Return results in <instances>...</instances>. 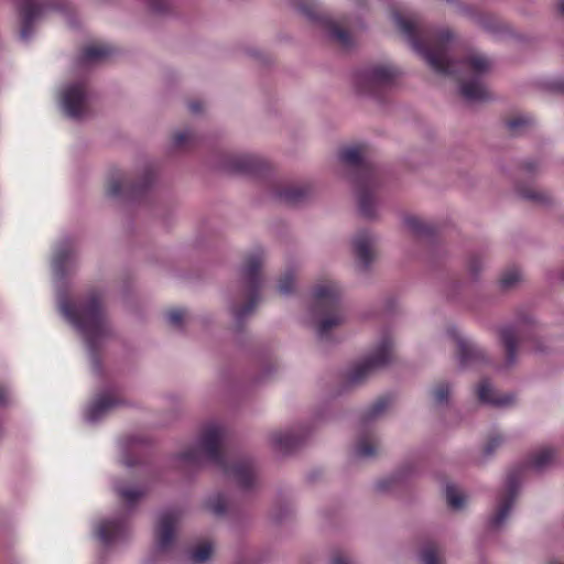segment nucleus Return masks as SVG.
<instances>
[{
	"mask_svg": "<svg viewBox=\"0 0 564 564\" xmlns=\"http://www.w3.org/2000/svg\"><path fill=\"white\" fill-rule=\"evenodd\" d=\"M293 2L295 11L305 22L312 25L317 23L315 0H293Z\"/></svg>",
	"mask_w": 564,
	"mask_h": 564,
	"instance_id": "27",
	"label": "nucleus"
},
{
	"mask_svg": "<svg viewBox=\"0 0 564 564\" xmlns=\"http://www.w3.org/2000/svg\"><path fill=\"white\" fill-rule=\"evenodd\" d=\"M319 345L328 339V333L343 323L340 289L332 280L319 276Z\"/></svg>",
	"mask_w": 564,
	"mask_h": 564,
	"instance_id": "7",
	"label": "nucleus"
},
{
	"mask_svg": "<svg viewBox=\"0 0 564 564\" xmlns=\"http://www.w3.org/2000/svg\"><path fill=\"white\" fill-rule=\"evenodd\" d=\"M75 260V249L69 241L61 245L54 256L53 269L56 276L63 279L67 267H70Z\"/></svg>",
	"mask_w": 564,
	"mask_h": 564,
	"instance_id": "22",
	"label": "nucleus"
},
{
	"mask_svg": "<svg viewBox=\"0 0 564 564\" xmlns=\"http://www.w3.org/2000/svg\"><path fill=\"white\" fill-rule=\"evenodd\" d=\"M421 560L423 564H440L437 545L429 542L422 550Z\"/></svg>",
	"mask_w": 564,
	"mask_h": 564,
	"instance_id": "35",
	"label": "nucleus"
},
{
	"mask_svg": "<svg viewBox=\"0 0 564 564\" xmlns=\"http://www.w3.org/2000/svg\"><path fill=\"white\" fill-rule=\"evenodd\" d=\"M120 404V400L116 397L101 394L99 395L94 403L86 411V420L88 422H97L101 417H104L111 409L118 406Z\"/></svg>",
	"mask_w": 564,
	"mask_h": 564,
	"instance_id": "19",
	"label": "nucleus"
},
{
	"mask_svg": "<svg viewBox=\"0 0 564 564\" xmlns=\"http://www.w3.org/2000/svg\"><path fill=\"white\" fill-rule=\"evenodd\" d=\"M333 564H350L343 555H335L332 560Z\"/></svg>",
	"mask_w": 564,
	"mask_h": 564,
	"instance_id": "47",
	"label": "nucleus"
},
{
	"mask_svg": "<svg viewBox=\"0 0 564 564\" xmlns=\"http://www.w3.org/2000/svg\"><path fill=\"white\" fill-rule=\"evenodd\" d=\"M205 508L214 516L223 517L228 508L227 498L221 494L212 495L206 499Z\"/></svg>",
	"mask_w": 564,
	"mask_h": 564,
	"instance_id": "29",
	"label": "nucleus"
},
{
	"mask_svg": "<svg viewBox=\"0 0 564 564\" xmlns=\"http://www.w3.org/2000/svg\"><path fill=\"white\" fill-rule=\"evenodd\" d=\"M447 334L456 344L457 357L463 367H473L487 361L485 351L464 338L456 327L448 328Z\"/></svg>",
	"mask_w": 564,
	"mask_h": 564,
	"instance_id": "13",
	"label": "nucleus"
},
{
	"mask_svg": "<svg viewBox=\"0 0 564 564\" xmlns=\"http://www.w3.org/2000/svg\"><path fill=\"white\" fill-rule=\"evenodd\" d=\"M397 76L398 72L394 67L376 65L358 76L357 86L361 91L377 96L380 89L391 86Z\"/></svg>",
	"mask_w": 564,
	"mask_h": 564,
	"instance_id": "10",
	"label": "nucleus"
},
{
	"mask_svg": "<svg viewBox=\"0 0 564 564\" xmlns=\"http://www.w3.org/2000/svg\"><path fill=\"white\" fill-rule=\"evenodd\" d=\"M213 553V549L210 543L204 542L196 547H194L189 554L188 558L193 564H204L207 562Z\"/></svg>",
	"mask_w": 564,
	"mask_h": 564,
	"instance_id": "30",
	"label": "nucleus"
},
{
	"mask_svg": "<svg viewBox=\"0 0 564 564\" xmlns=\"http://www.w3.org/2000/svg\"><path fill=\"white\" fill-rule=\"evenodd\" d=\"M500 341L506 350V361L508 366H511L516 361L517 348L522 335L520 330L514 326H505L499 332Z\"/></svg>",
	"mask_w": 564,
	"mask_h": 564,
	"instance_id": "18",
	"label": "nucleus"
},
{
	"mask_svg": "<svg viewBox=\"0 0 564 564\" xmlns=\"http://www.w3.org/2000/svg\"><path fill=\"white\" fill-rule=\"evenodd\" d=\"M377 451L378 446L375 437L367 432H362L356 445L357 455L360 457H371L377 454Z\"/></svg>",
	"mask_w": 564,
	"mask_h": 564,
	"instance_id": "28",
	"label": "nucleus"
},
{
	"mask_svg": "<svg viewBox=\"0 0 564 564\" xmlns=\"http://www.w3.org/2000/svg\"><path fill=\"white\" fill-rule=\"evenodd\" d=\"M61 102L67 117L78 120L88 113V93L83 83L67 85L61 96Z\"/></svg>",
	"mask_w": 564,
	"mask_h": 564,
	"instance_id": "11",
	"label": "nucleus"
},
{
	"mask_svg": "<svg viewBox=\"0 0 564 564\" xmlns=\"http://www.w3.org/2000/svg\"><path fill=\"white\" fill-rule=\"evenodd\" d=\"M404 223L409 230L417 237H430L435 232L434 225L423 221L422 219L414 216H408L404 219Z\"/></svg>",
	"mask_w": 564,
	"mask_h": 564,
	"instance_id": "26",
	"label": "nucleus"
},
{
	"mask_svg": "<svg viewBox=\"0 0 564 564\" xmlns=\"http://www.w3.org/2000/svg\"><path fill=\"white\" fill-rule=\"evenodd\" d=\"M182 520V512L176 509L162 512L155 530V547L160 552H166L175 541L176 530Z\"/></svg>",
	"mask_w": 564,
	"mask_h": 564,
	"instance_id": "12",
	"label": "nucleus"
},
{
	"mask_svg": "<svg viewBox=\"0 0 564 564\" xmlns=\"http://www.w3.org/2000/svg\"><path fill=\"white\" fill-rule=\"evenodd\" d=\"M186 312L184 310H172L167 313L169 323L176 328H181L185 321Z\"/></svg>",
	"mask_w": 564,
	"mask_h": 564,
	"instance_id": "42",
	"label": "nucleus"
},
{
	"mask_svg": "<svg viewBox=\"0 0 564 564\" xmlns=\"http://www.w3.org/2000/svg\"><path fill=\"white\" fill-rule=\"evenodd\" d=\"M521 279V273L517 268L505 271L500 278V284L503 289L513 286Z\"/></svg>",
	"mask_w": 564,
	"mask_h": 564,
	"instance_id": "36",
	"label": "nucleus"
},
{
	"mask_svg": "<svg viewBox=\"0 0 564 564\" xmlns=\"http://www.w3.org/2000/svg\"><path fill=\"white\" fill-rule=\"evenodd\" d=\"M392 19L397 28L409 40L412 48L419 53L436 73L453 76L460 84V95L470 102L485 101L489 93L481 76L490 70L491 61L476 52L468 51L459 61L448 57L454 34L447 30L422 29L416 18L404 17L393 11Z\"/></svg>",
	"mask_w": 564,
	"mask_h": 564,
	"instance_id": "1",
	"label": "nucleus"
},
{
	"mask_svg": "<svg viewBox=\"0 0 564 564\" xmlns=\"http://www.w3.org/2000/svg\"><path fill=\"white\" fill-rule=\"evenodd\" d=\"M295 278L292 272H286L279 281L278 290L282 295H289L293 292Z\"/></svg>",
	"mask_w": 564,
	"mask_h": 564,
	"instance_id": "37",
	"label": "nucleus"
},
{
	"mask_svg": "<svg viewBox=\"0 0 564 564\" xmlns=\"http://www.w3.org/2000/svg\"><path fill=\"white\" fill-rule=\"evenodd\" d=\"M188 108L193 113H198L203 108V104L200 101H192L188 104Z\"/></svg>",
	"mask_w": 564,
	"mask_h": 564,
	"instance_id": "45",
	"label": "nucleus"
},
{
	"mask_svg": "<svg viewBox=\"0 0 564 564\" xmlns=\"http://www.w3.org/2000/svg\"><path fill=\"white\" fill-rule=\"evenodd\" d=\"M8 390L7 389H0V404L6 405L8 404Z\"/></svg>",
	"mask_w": 564,
	"mask_h": 564,
	"instance_id": "46",
	"label": "nucleus"
},
{
	"mask_svg": "<svg viewBox=\"0 0 564 564\" xmlns=\"http://www.w3.org/2000/svg\"><path fill=\"white\" fill-rule=\"evenodd\" d=\"M95 532L101 543L109 546L122 541L127 536L129 528L123 517L104 519L96 524Z\"/></svg>",
	"mask_w": 564,
	"mask_h": 564,
	"instance_id": "14",
	"label": "nucleus"
},
{
	"mask_svg": "<svg viewBox=\"0 0 564 564\" xmlns=\"http://www.w3.org/2000/svg\"><path fill=\"white\" fill-rule=\"evenodd\" d=\"M391 404V398L388 395L379 397L373 404H371L360 419V425L362 429H367L369 424L382 415Z\"/></svg>",
	"mask_w": 564,
	"mask_h": 564,
	"instance_id": "25",
	"label": "nucleus"
},
{
	"mask_svg": "<svg viewBox=\"0 0 564 564\" xmlns=\"http://www.w3.org/2000/svg\"><path fill=\"white\" fill-rule=\"evenodd\" d=\"M153 177L152 170H147L142 184L132 185L126 174L117 172L111 175L108 182V194L112 197H119L124 194H135L140 189L147 187Z\"/></svg>",
	"mask_w": 564,
	"mask_h": 564,
	"instance_id": "16",
	"label": "nucleus"
},
{
	"mask_svg": "<svg viewBox=\"0 0 564 564\" xmlns=\"http://www.w3.org/2000/svg\"><path fill=\"white\" fill-rule=\"evenodd\" d=\"M373 242V236L367 230L357 232L352 239L354 253L364 269L375 259Z\"/></svg>",
	"mask_w": 564,
	"mask_h": 564,
	"instance_id": "17",
	"label": "nucleus"
},
{
	"mask_svg": "<svg viewBox=\"0 0 564 564\" xmlns=\"http://www.w3.org/2000/svg\"><path fill=\"white\" fill-rule=\"evenodd\" d=\"M560 11L564 15V0H560Z\"/></svg>",
	"mask_w": 564,
	"mask_h": 564,
	"instance_id": "49",
	"label": "nucleus"
},
{
	"mask_svg": "<svg viewBox=\"0 0 564 564\" xmlns=\"http://www.w3.org/2000/svg\"><path fill=\"white\" fill-rule=\"evenodd\" d=\"M313 424L300 423L289 429L270 432L268 441L274 452L286 454L300 446L308 436L313 435Z\"/></svg>",
	"mask_w": 564,
	"mask_h": 564,
	"instance_id": "9",
	"label": "nucleus"
},
{
	"mask_svg": "<svg viewBox=\"0 0 564 564\" xmlns=\"http://www.w3.org/2000/svg\"><path fill=\"white\" fill-rule=\"evenodd\" d=\"M502 442H503V438L501 435H498V434L491 435L488 438V441L484 447L485 454L486 455L492 454L496 451V448H498L502 444Z\"/></svg>",
	"mask_w": 564,
	"mask_h": 564,
	"instance_id": "43",
	"label": "nucleus"
},
{
	"mask_svg": "<svg viewBox=\"0 0 564 564\" xmlns=\"http://www.w3.org/2000/svg\"><path fill=\"white\" fill-rule=\"evenodd\" d=\"M265 261V253L262 249H256L249 252L239 271L240 289L245 303L239 306H232L231 312L237 324L243 322L251 315L259 302V291L262 284L261 269Z\"/></svg>",
	"mask_w": 564,
	"mask_h": 564,
	"instance_id": "6",
	"label": "nucleus"
},
{
	"mask_svg": "<svg viewBox=\"0 0 564 564\" xmlns=\"http://www.w3.org/2000/svg\"><path fill=\"white\" fill-rule=\"evenodd\" d=\"M115 489L118 496L129 507H132L143 496V491L137 488H128L120 485H116Z\"/></svg>",
	"mask_w": 564,
	"mask_h": 564,
	"instance_id": "31",
	"label": "nucleus"
},
{
	"mask_svg": "<svg viewBox=\"0 0 564 564\" xmlns=\"http://www.w3.org/2000/svg\"><path fill=\"white\" fill-rule=\"evenodd\" d=\"M380 487H381L382 489H386V488H387L383 484H380Z\"/></svg>",
	"mask_w": 564,
	"mask_h": 564,
	"instance_id": "52",
	"label": "nucleus"
},
{
	"mask_svg": "<svg viewBox=\"0 0 564 564\" xmlns=\"http://www.w3.org/2000/svg\"><path fill=\"white\" fill-rule=\"evenodd\" d=\"M468 269L471 274H477L481 269L480 259L478 257L470 258L468 262Z\"/></svg>",
	"mask_w": 564,
	"mask_h": 564,
	"instance_id": "44",
	"label": "nucleus"
},
{
	"mask_svg": "<svg viewBox=\"0 0 564 564\" xmlns=\"http://www.w3.org/2000/svg\"><path fill=\"white\" fill-rule=\"evenodd\" d=\"M449 395V387L446 382L437 383L432 390V397L436 404H442L447 401Z\"/></svg>",
	"mask_w": 564,
	"mask_h": 564,
	"instance_id": "38",
	"label": "nucleus"
},
{
	"mask_svg": "<svg viewBox=\"0 0 564 564\" xmlns=\"http://www.w3.org/2000/svg\"><path fill=\"white\" fill-rule=\"evenodd\" d=\"M196 141V135L191 130H184L176 132L173 137V144L175 148L184 149L192 144H194Z\"/></svg>",
	"mask_w": 564,
	"mask_h": 564,
	"instance_id": "34",
	"label": "nucleus"
},
{
	"mask_svg": "<svg viewBox=\"0 0 564 564\" xmlns=\"http://www.w3.org/2000/svg\"><path fill=\"white\" fill-rule=\"evenodd\" d=\"M319 29H328L330 37L336 41L341 47L349 48L352 45V37L348 30L338 24L337 22H329L327 18L319 13Z\"/></svg>",
	"mask_w": 564,
	"mask_h": 564,
	"instance_id": "24",
	"label": "nucleus"
},
{
	"mask_svg": "<svg viewBox=\"0 0 564 564\" xmlns=\"http://www.w3.org/2000/svg\"><path fill=\"white\" fill-rule=\"evenodd\" d=\"M59 310L84 336L91 352L113 335L99 293L89 294L74 308L66 301H62Z\"/></svg>",
	"mask_w": 564,
	"mask_h": 564,
	"instance_id": "3",
	"label": "nucleus"
},
{
	"mask_svg": "<svg viewBox=\"0 0 564 564\" xmlns=\"http://www.w3.org/2000/svg\"><path fill=\"white\" fill-rule=\"evenodd\" d=\"M557 88L564 93V83L556 84Z\"/></svg>",
	"mask_w": 564,
	"mask_h": 564,
	"instance_id": "50",
	"label": "nucleus"
},
{
	"mask_svg": "<svg viewBox=\"0 0 564 564\" xmlns=\"http://www.w3.org/2000/svg\"><path fill=\"white\" fill-rule=\"evenodd\" d=\"M531 124V118L518 116L507 121V127L511 132H518L520 128Z\"/></svg>",
	"mask_w": 564,
	"mask_h": 564,
	"instance_id": "41",
	"label": "nucleus"
},
{
	"mask_svg": "<svg viewBox=\"0 0 564 564\" xmlns=\"http://www.w3.org/2000/svg\"><path fill=\"white\" fill-rule=\"evenodd\" d=\"M520 195L529 200L545 204L549 202V195L544 192H540L532 188H524L520 191Z\"/></svg>",
	"mask_w": 564,
	"mask_h": 564,
	"instance_id": "39",
	"label": "nucleus"
},
{
	"mask_svg": "<svg viewBox=\"0 0 564 564\" xmlns=\"http://www.w3.org/2000/svg\"><path fill=\"white\" fill-rule=\"evenodd\" d=\"M225 436V429L220 424H206L197 444L181 453L180 459L185 464L197 466L204 462H210L239 487L243 489L252 488L258 479L256 464L250 458L235 459L228 464L223 451Z\"/></svg>",
	"mask_w": 564,
	"mask_h": 564,
	"instance_id": "2",
	"label": "nucleus"
},
{
	"mask_svg": "<svg viewBox=\"0 0 564 564\" xmlns=\"http://www.w3.org/2000/svg\"><path fill=\"white\" fill-rule=\"evenodd\" d=\"M527 169H528L529 171L533 170V167H532L531 165H528V166H527Z\"/></svg>",
	"mask_w": 564,
	"mask_h": 564,
	"instance_id": "51",
	"label": "nucleus"
},
{
	"mask_svg": "<svg viewBox=\"0 0 564 564\" xmlns=\"http://www.w3.org/2000/svg\"><path fill=\"white\" fill-rule=\"evenodd\" d=\"M149 11L153 15H165L173 10L172 0H147Z\"/></svg>",
	"mask_w": 564,
	"mask_h": 564,
	"instance_id": "32",
	"label": "nucleus"
},
{
	"mask_svg": "<svg viewBox=\"0 0 564 564\" xmlns=\"http://www.w3.org/2000/svg\"><path fill=\"white\" fill-rule=\"evenodd\" d=\"M271 170H272L271 163L268 160L263 159V172L267 173V172H270Z\"/></svg>",
	"mask_w": 564,
	"mask_h": 564,
	"instance_id": "48",
	"label": "nucleus"
},
{
	"mask_svg": "<svg viewBox=\"0 0 564 564\" xmlns=\"http://www.w3.org/2000/svg\"><path fill=\"white\" fill-rule=\"evenodd\" d=\"M392 356V340L389 336H384L375 351L349 371L348 381L350 383L361 382L372 370L388 365L391 361Z\"/></svg>",
	"mask_w": 564,
	"mask_h": 564,
	"instance_id": "8",
	"label": "nucleus"
},
{
	"mask_svg": "<svg viewBox=\"0 0 564 564\" xmlns=\"http://www.w3.org/2000/svg\"><path fill=\"white\" fill-rule=\"evenodd\" d=\"M253 167V161L249 156H237L231 163V169L238 172H250Z\"/></svg>",
	"mask_w": 564,
	"mask_h": 564,
	"instance_id": "40",
	"label": "nucleus"
},
{
	"mask_svg": "<svg viewBox=\"0 0 564 564\" xmlns=\"http://www.w3.org/2000/svg\"><path fill=\"white\" fill-rule=\"evenodd\" d=\"M51 7L48 0H20L19 10L22 15L20 35L23 40L30 37L32 25Z\"/></svg>",
	"mask_w": 564,
	"mask_h": 564,
	"instance_id": "15",
	"label": "nucleus"
},
{
	"mask_svg": "<svg viewBox=\"0 0 564 564\" xmlns=\"http://www.w3.org/2000/svg\"><path fill=\"white\" fill-rule=\"evenodd\" d=\"M555 457V453L550 447H544L531 455L529 460L509 471L503 490L498 497V507L495 514L490 518V527L498 528L507 519L513 502L518 496L520 482L524 471L529 468L542 470L549 466Z\"/></svg>",
	"mask_w": 564,
	"mask_h": 564,
	"instance_id": "5",
	"label": "nucleus"
},
{
	"mask_svg": "<svg viewBox=\"0 0 564 564\" xmlns=\"http://www.w3.org/2000/svg\"><path fill=\"white\" fill-rule=\"evenodd\" d=\"M446 500L447 505L455 510L463 508L465 503V497L453 485L446 487Z\"/></svg>",
	"mask_w": 564,
	"mask_h": 564,
	"instance_id": "33",
	"label": "nucleus"
},
{
	"mask_svg": "<svg viewBox=\"0 0 564 564\" xmlns=\"http://www.w3.org/2000/svg\"><path fill=\"white\" fill-rule=\"evenodd\" d=\"M113 53L112 47L107 44H93L84 48L78 64L83 67L100 63Z\"/></svg>",
	"mask_w": 564,
	"mask_h": 564,
	"instance_id": "23",
	"label": "nucleus"
},
{
	"mask_svg": "<svg viewBox=\"0 0 564 564\" xmlns=\"http://www.w3.org/2000/svg\"><path fill=\"white\" fill-rule=\"evenodd\" d=\"M367 148L364 144H355L343 148L339 152V159L343 163L367 172L366 175L352 176V182L358 199L359 213L365 218H373L376 216V194L381 184V178L376 166L372 174H368L365 165Z\"/></svg>",
	"mask_w": 564,
	"mask_h": 564,
	"instance_id": "4",
	"label": "nucleus"
},
{
	"mask_svg": "<svg viewBox=\"0 0 564 564\" xmlns=\"http://www.w3.org/2000/svg\"><path fill=\"white\" fill-rule=\"evenodd\" d=\"M310 189L299 185H279L272 191L273 197L284 204H297L307 197Z\"/></svg>",
	"mask_w": 564,
	"mask_h": 564,
	"instance_id": "20",
	"label": "nucleus"
},
{
	"mask_svg": "<svg viewBox=\"0 0 564 564\" xmlns=\"http://www.w3.org/2000/svg\"><path fill=\"white\" fill-rule=\"evenodd\" d=\"M476 394L481 403L495 406H503L512 403L513 398L509 394H498L487 379L479 382Z\"/></svg>",
	"mask_w": 564,
	"mask_h": 564,
	"instance_id": "21",
	"label": "nucleus"
}]
</instances>
